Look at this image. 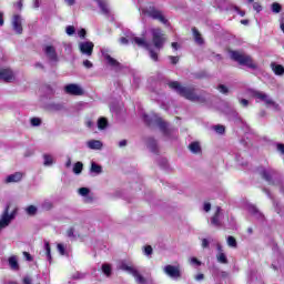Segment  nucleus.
<instances>
[{
  "label": "nucleus",
  "instance_id": "59",
  "mask_svg": "<svg viewBox=\"0 0 284 284\" xmlns=\"http://www.w3.org/2000/svg\"><path fill=\"white\" fill-rule=\"evenodd\" d=\"M23 256H24L26 261H32V255H30V253L23 252Z\"/></svg>",
  "mask_w": 284,
  "mask_h": 284
},
{
  "label": "nucleus",
  "instance_id": "16",
  "mask_svg": "<svg viewBox=\"0 0 284 284\" xmlns=\"http://www.w3.org/2000/svg\"><path fill=\"white\" fill-rule=\"evenodd\" d=\"M21 23H23V19H21V16L19 14L13 16L12 28L14 32H17V34H22L23 32V27L21 26Z\"/></svg>",
  "mask_w": 284,
  "mask_h": 284
},
{
  "label": "nucleus",
  "instance_id": "40",
  "mask_svg": "<svg viewBox=\"0 0 284 284\" xmlns=\"http://www.w3.org/2000/svg\"><path fill=\"white\" fill-rule=\"evenodd\" d=\"M75 32H77V29H74L73 26H68L65 28V33L68 34V37H72Z\"/></svg>",
  "mask_w": 284,
  "mask_h": 284
},
{
  "label": "nucleus",
  "instance_id": "46",
  "mask_svg": "<svg viewBox=\"0 0 284 284\" xmlns=\"http://www.w3.org/2000/svg\"><path fill=\"white\" fill-rule=\"evenodd\" d=\"M58 252L61 254V256H65V246L63 244H58Z\"/></svg>",
  "mask_w": 284,
  "mask_h": 284
},
{
  "label": "nucleus",
  "instance_id": "22",
  "mask_svg": "<svg viewBox=\"0 0 284 284\" xmlns=\"http://www.w3.org/2000/svg\"><path fill=\"white\" fill-rule=\"evenodd\" d=\"M97 1L102 14H110V9L108 8V2L104 0H94Z\"/></svg>",
  "mask_w": 284,
  "mask_h": 284
},
{
  "label": "nucleus",
  "instance_id": "14",
  "mask_svg": "<svg viewBox=\"0 0 284 284\" xmlns=\"http://www.w3.org/2000/svg\"><path fill=\"white\" fill-rule=\"evenodd\" d=\"M79 50L84 57H92V52H94V43L90 41L80 42Z\"/></svg>",
  "mask_w": 284,
  "mask_h": 284
},
{
  "label": "nucleus",
  "instance_id": "7",
  "mask_svg": "<svg viewBox=\"0 0 284 284\" xmlns=\"http://www.w3.org/2000/svg\"><path fill=\"white\" fill-rule=\"evenodd\" d=\"M119 270H122L123 272H128V274H132V276L135 278V283L148 284V280H145V277H143V275L139 273V270H136V267H134L133 265L128 264L125 262H121L119 264Z\"/></svg>",
  "mask_w": 284,
  "mask_h": 284
},
{
  "label": "nucleus",
  "instance_id": "30",
  "mask_svg": "<svg viewBox=\"0 0 284 284\" xmlns=\"http://www.w3.org/2000/svg\"><path fill=\"white\" fill-rule=\"evenodd\" d=\"M98 128L99 130H105V128H108V120L105 118H100L98 120Z\"/></svg>",
  "mask_w": 284,
  "mask_h": 284
},
{
  "label": "nucleus",
  "instance_id": "33",
  "mask_svg": "<svg viewBox=\"0 0 284 284\" xmlns=\"http://www.w3.org/2000/svg\"><path fill=\"white\" fill-rule=\"evenodd\" d=\"M271 10H272V12H274V14H278V12H281V10H283V7L278 2H274L271 6Z\"/></svg>",
  "mask_w": 284,
  "mask_h": 284
},
{
  "label": "nucleus",
  "instance_id": "51",
  "mask_svg": "<svg viewBox=\"0 0 284 284\" xmlns=\"http://www.w3.org/2000/svg\"><path fill=\"white\" fill-rule=\"evenodd\" d=\"M169 59L171 63H173V65H176V63H179V57L171 55Z\"/></svg>",
  "mask_w": 284,
  "mask_h": 284
},
{
  "label": "nucleus",
  "instance_id": "44",
  "mask_svg": "<svg viewBox=\"0 0 284 284\" xmlns=\"http://www.w3.org/2000/svg\"><path fill=\"white\" fill-rule=\"evenodd\" d=\"M217 90L222 93V94H227V92H230V90L227 89V87L220 84L217 87Z\"/></svg>",
  "mask_w": 284,
  "mask_h": 284
},
{
  "label": "nucleus",
  "instance_id": "37",
  "mask_svg": "<svg viewBox=\"0 0 284 284\" xmlns=\"http://www.w3.org/2000/svg\"><path fill=\"white\" fill-rule=\"evenodd\" d=\"M102 272L105 276H110V274H112V267L109 264H103Z\"/></svg>",
  "mask_w": 284,
  "mask_h": 284
},
{
  "label": "nucleus",
  "instance_id": "57",
  "mask_svg": "<svg viewBox=\"0 0 284 284\" xmlns=\"http://www.w3.org/2000/svg\"><path fill=\"white\" fill-rule=\"evenodd\" d=\"M235 12H237V14H240V17H245V11H241V9H239V7H234Z\"/></svg>",
  "mask_w": 284,
  "mask_h": 284
},
{
  "label": "nucleus",
  "instance_id": "41",
  "mask_svg": "<svg viewBox=\"0 0 284 284\" xmlns=\"http://www.w3.org/2000/svg\"><path fill=\"white\" fill-rule=\"evenodd\" d=\"M227 245L229 247H236V239H234V236H229L227 237Z\"/></svg>",
  "mask_w": 284,
  "mask_h": 284
},
{
  "label": "nucleus",
  "instance_id": "47",
  "mask_svg": "<svg viewBox=\"0 0 284 284\" xmlns=\"http://www.w3.org/2000/svg\"><path fill=\"white\" fill-rule=\"evenodd\" d=\"M67 236L69 237V239H75V235H74V229H69L68 231H67Z\"/></svg>",
  "mask_w": 284,
  "mask_h": 284
},
{
  "label": "nucleus",
  "instance_id": "28",
  "mask_svg": "<svg viewBox=\"0 0 284 284\" xmlns=\"http://www.w3.org/2000/svg\"><path fill=\"white\" fill-rule=\"evenodd\" d=\"M189 149L193 154H199L201 152V144H199V142H192L189 145Z\"/></svg>",
  "mask_w": 284,
  "mask_h": 284
},
{
  "label": "nucleus",
  "instance_id": "34",
  "mask_svg": "<svg viewBox=\"0 0 284 284\" xmlns=\"http://www.w3.org/2000/svg\"><path fill=\"white\" fill-rule=\"evenodd\" d=\"M73 172H74V174H81V172H83V163L77 162L73 165Z\"/></svg>",
  "mask_w": 284,
  "mask_h": 284
},
{
  "label": "nucleus",
  "instance_id": "35",
  "mask_svg": "<svg viewBox=\"0 0 284 284\" xmlns=\"http://www.w3.org/2000/svg\"><path fill=\"white\" fill-rule=\"evenodd\" d=\"M91 172H93L94 174H101V172H102L101 165L92 162V164H91Z\"/></svg>",
  "mask_w": 284,
  "mask_h": 284
},
{
  "label": "nucleus",
  "instance_id": "25",
  "mask_svg": "<svg viewBox=\"0 0 284 284\" xmlns=\"http://www.w3.org/2000/svg\"><path fill=\"white\" fill-rule=\"evenodd\" d=\"M216 261L222 265H227V255L225 254V252L217 253Z\"/></svg>",
  "mask_w": 284,
  "mask_h": 284
},
{
  "label": "nucleus",
  "instance_id": "9",
  "mask_svg": "<svg viewBox=\"0 0 284 284\" xmlns=\"http://www.w3.org/2000/svg\"><path fill=\"white\" fill-rule=\"evenodd\" d=\"M14 211L10 213V206H6L3 213L0 216V232L1 230H6L12 221H14Z\"/></svg>",
  "mask_w": 284,
  "mask_h": 284
},
{
  "label": "nucleus",
  "instance_id": "27",
  "mask_svg": "<svg viewBox=\"0 0 284 284\" xmlns=\"http://www.w3.org/2000/svg\"><path fill=\"white\" fill-rule=\"evenodd\" d=\"M192 32H193V37H194L195 42L199 45H203V38L201 37V33H199V30L196 28H193Z\"/></svg>",
  "mask_w": 284,
  "mask_h": 284
},
{
  "label": "nucleus",
  "instance_id": "42",
  "mask_svg": "<svg viewBox=\"0 0 284 284\" xmlns=\"http://www.w3.org/2000/svg\"><path fill=\"white\" fill-rule=\"evenodd\" d=\"M78 192H79L80 196H88V194H90V189L81 187V189H79Z\"/></svg>",
  "mask_w": 284,
  "mask_h": 284
},
{
  "label": "nucleus",
  "instance_id": "45",
  "mask_svg": "<svg viewBox=\"0 0 284 284\" xmlns=\"http://www.w3.org/2000/svg\"><path fill=\"white\" fill-rule=\"evenodd\" d=\"M190 264L195 265L196 267L201 266V261H199L196 257L190 258Z\"/></svg>",
  "mask_w": 284,
  "mask_h": 284
},
{
  "label": "nucleus",
  "instance_id": "17",
  "mask_svg": "<svg viewBox=\"0 0 284 284\" xmlns=\"http://www.w3.org/2000/svg\"><path fill=\"white\" fill-rule=\"evenodd\" d=\"M23 179V173L21 172H16L13 174L8 175L4 179V183H19Z\"/></svg>",
  "mask_w": 284,
  "mask_h": 284
},
{
  "label": "nucleus",
  "instance_id": "1",
  "mask_svg": "<svg viewBox=\"0 0 284 284\" xmlns=\"http://www.w3.org/2000/svg\"><path fill=\"white\" fill-rule=\"evenodd\" d=\"M149 32L152 37V43L148 42L145 40V34H148V31H143L142 37H128V38H121L120 43L122 45H128V43H135L139 48H144V50H149L150 59L152 61H159V52L163 50V45H165V34H163V31L160 28H151L149 29ZM152 44L154 45V49H152Z\"/></svg>",
  "mask_w": 284,
  "mask_h": 284
},
{
  "label": "nucleus",
  "instance_id": "55",
  "mask_svg": "<svg viewBox=\"0 0 284 284\" xmlns=\"http://www.w3.org/2000/svg\"><path fill=\"white\" fill-rule=\"evenodd\" d=\"M78 37H80V39H84L85 38V29H81L80 31H78Z\"/></svg>",
  "mask_w": 284,
  "mask_h": 284
},
{
  "label": "nucleus",
  "instance_id": "2",
  "mask_svg": "<svg viewBox=\"0 0 284 284\" xmlns=\"http://www.w3.org/2000/svg\"><path fill=\"white\" fill-rule=\"evenodd\" d=\"M171 90H174L180 94V97H184L187 101H192L193 103H205V97L197 95L194 87H181V83L178 81H172L168 83Z\"/></svg>",
  "mask_w": 284,
  "mask_h": 284
},
{
  "label": "nucleus",
  "instance_id": "29",
  "mask_svg": "<svg viewBox=\"0 0 284 284\" xmlns=\"http://www.w3.org/2000/svg\"><path fill=\"white\" fill-rule=\"evenodd\" d=\"M38 211H39V209H37V206H34V205H29V206L26 207V213L29 216H34Z\"/></svg>",
  "mask_w": 284,
  "mask_h": 284
},
{
  "label": "nucleus",
  "instance_id": "12",
  "mask_svg": "<svg viewBox=\"0 0 284 284\" xmlns=\"http://www.w3.org/2000/svg\"><path fill=\"white\" fill-rule=\"evenodd\" d=\"M14 79H16V75L12 69L0 68V81H4L6 83H12Z\"/></svg>",
  "mask_w": 284,
  "mask_h": 284
},
{
  "label": "nucleus",
  "instance_id": "10",
  "mask_svg": "<svg viewBox=\"0 0 284 284\" xmlns=\"http://www.w3.org/2000/svg\"><path fill=\"white\" fill-rule=\"evenodd\" d=\"M101 54H102L105 63L108 65H110V68H112L113 70H121V63L119 61H116V59L112 58V55H110V49L102 48Z\"/></svg>",
  "mask_w": 284,
  "mask_h": 284
},
{
  "label": "nucleus",
  "instance_id": "38",
  "mask_svg": "<svg viewBox=\"0 0 284 284\" xmlns=\"http://www.w3.org/2000/svg\"><path fill=\"white\" fill-rule=\"evenodd\" d=\"M213 130L217 133V134H224L225 133V126L217 124L213 126Z\"/></svg>",
  "mask_w": 284,
  "mask_h": 284
},
{
  "label": "nucleus",
  "instance_id": "62",
  "mask_svg": "<svg viewBox=\"0 0 284 284\" xmlns=\"http://www.w3.org/2000/svg\"><path fill=\"white\" fill-rule=\"evenodd\" d=\"M277 150L284 155V144H277Z\"/></svg>",
  "mask_w": 284,
  "mask_h": 284
},
{
  "label": "nucleus",
  "instance_id": "53",
  "mask_svg": "<svg viewBox=\"0 0 284 284\" xmlns=\"http://www.w3.org/2000/svg\"><path fill=\"white\" fill-rule=\"evenodd\" d=\"M23 284H32V277L31 276H24L23 277Z\"/></svg>",
  "mask_w": 284,
  "mask_h": 284
},
{
  "label": "nucleus",
  "instance_id": "8",
  "mask_svg": "<svg viewBox=\"0 0 284 284\" xmlns=\"http://www.w3.org/2000/svg\"><path fill=\"white\" fill-rule=\"evenodd\" d=\"M142 12L155 21H160V23H163V26H168V19L161 10L150 7L149 9H143Z\"/></svg>",
  "mask_w": 284,
  "mask_h": 284
},
{
  "label": "nucleus",
  "instance_id": "31",
  "mask_svg": "<svg viewBox=\"0 0 284 284\" xmlns=\"http://www.w3.org/2000/svg\"><path fill=\"white\" fill-rule=\"evenodd\" d=\"M272 267H273V270H281V267H284V257L280 256L277 264H276V262H274L272 264Z\"/></svg>",
  "mask_w": 284,
  "mask_h": 284
},
{
  "label": "nucleus",
  "instance_id": "54",
  "mask_svg": "<svg viewBox=\"0 0 284 284\" xmlns=\"http://www.w3.org/2000/svg\"><path fill=\"white\" fill-rule=\"evenodd\" d=\"M240 103L241 105H243V108H247V105H250V101H247L246 99H241Z\"/></svg>",
  "mask_w": 284,
  "mask_h": 284
},
{
  "label": "nucleus",
  "instance_id": "36",
  "mask_svg": "<svg viewBox=\"0 0 284 284\" xmlns=\"http://www.w3.org/2000/svg\"><path fill=\"white\" fill-rule=\"evenodd\" d=\"M42 210H52V202L50 200H44L41 204Z\"/></svg>",
  "mask_w": 284,
  "mask_h": 284
},
{
  "label": "nucleus",
  "instance_id": "24",
  "mask_svg": "<svg viewBox=\"0 0 284 284\" xmlns=\"http://www.w3.org/2000/svg\"><path fill=\"white\" fill-rule=\"evenodd\" d=\"M271 68L274 72V74H277V75L284 74V67L283 65L276 64V62H272Z\"/></svg>",
  "mask_w": 284,
  "mask_h": 284
},
{
  "label": "nucleus",
  "instance_id": "18",
  "mask_svg": "<svg viewBox=\"0 0 284 284\" xmlns=\"http://www.w3.org/2000/svg\"><path fill=\"white\" fill-rule=\"evenodd\" d=\"M246 210L252 214V216H254V219L263 220V213H261V211H258V209L253 204H247Z\"/></svg>",
  "mask_w": 284,
  "mask_h": 284
},
{
  "label": "nucleus",
  "instance_id": "26",
  "mask_svg": "<svg viewBox=\"0 0 284 284\" xmlns=\"http://www.w3.org/2000/svg\"><path fill=\"white\" fill-rule=\"evenodd\" d=\"M44 252L47 254V261H49V263H52V252L50 248V242L44 241Z\"/></svg>",
  "mask_w": 284,
  "mask_h": 284
},
{
  "label": "nucleus",
  "instance_id": "58",
  "mask_svg": "<svg viewBox=\"0 0 284 284\" xmlns=\"http://www.w3.org/2000/svg\"><path fill=\"white\" fill-rule=\"evenodd\" d=\"M64 50L70 54V52H72V44H64Z\"/></svg>",
  "mask_w": 284,
  "mask_h": 284
},
{
  "label": "nucleus",
  "instance_id": "6",
  "mask_svg": "<svg viewBox=\"0 0 284 284\" xmlns=\"http://www.w3.org/2000/svg\"><path fill=\"white\" fill-rule=\"evenodd\" d=\"M231 59L240 63V65H245L251 70H256L257 68L256 63H254V60H252V57L243 54L239 51H231Z\"/></svg>",
  "mask_w": 284,
  "mask_h": 284
},
{
  "label": "nucleus",
  "instance_id": "63",
  "mask_svg": "<svg viewBox=\"0 0 284 284\" xmlns=\"http://www.w3.org/2000/svg\"><path fill=\"white\" fill-rule=\"evenodd\" d=\"M61 108H63L61 104H53L52 105L53 110H61Z\"/></svg>",
  "mask_w": 284,
  "mask_h": 284
},
{
  "label": "nucleus",
  "instance_id": "15",
  "mask_svg": "<svg viewBox=\"0 0 284 284\" xmlns=\"http://www.w3.org/2000/svg\"><path fill=\"white\" fill-rule=\"evenodd\" d=\"M44 54L49 61L52 63H58L59 62V55L57 54V49L52 45H47L44 47Z\"/></svg>",
  "mask_w": 284,
  "mask_h": 284
},
{
  "label": "nucleus",
  "instance_id": "11",
  "mask_svg": "<svg viewBox=\"0 0 284 284\" xmlns=\"http://www.w3.org/2000/svg\"><path fill=\"white\" fill-rule=\"evenodd\" d=\"M163 272L169 278H172L173 281H179L181 278V267L174 266V265H165L163 267Z\"/></svg>",
  "mask_w": 284,
  "mask_h": 284
},
{
  "label": "nucleus",
  "instance_id": "52",
  "mask_svg": "<svg viewBox=\"0 0 284 284\" xmlns=\"http://www.w3.org/2000/svg\"><path fill=\"white\" fill-rule=\"evenodd\" d=\"M202 247L203 248L210 247V241L207 239L202 240Z\"/></svg>",
  "mask_w": 284,
  "mask_h": 284
},
{
  "label": "nucleus",
  "instance_id": "4",
  "mask_svg": "<svg viewBox=\"0 0 284 284\" xmlns=\"http://www.w3.org/2000/svg\"><path fill=\"white\" fill-rule=\"evenodd\" d=\"M256 172L268 185H278V183H281L278 173L271 166H258Z\"/></svg>",
  "mask_w": 284,
  "mask_h": 284
},
{
  "label": "nucleus",
  "instance_id": "48",
  "mask_svg": "<svg viewBox=\"0 0 284 284\" xmlns=\"http://www.w3.org/2000/svg\"><path fill=\"white\" fill-rule=\"evenodd\" d=\"M144 254L145 256H152V246H145Z\"/></svg>",
  "mask_w": 284,
  "mask_h": 284
},
{
  "label": "nucleus",
  "instance_id": "60",
  "mask_svg": "<svg viewBox=\"0 0 284 284\" xmlns=\"http://www.w3.org/2000/svg\"><path fill=\"white\" fill-rule=\"evenodd\" d=\"M125 145H128V140H121L119 142V148H125Z\"/></svg>",
  "mask_w": 284,
  "mask_h": 284
},
{
  "label": "nucleus",
  "instance_id": "20",
  "mask_svg": "<svg viewBox=\"0 0 284 284\" xmlns=\"http://www.w3.org/2000/svg\"><path fill=\"white\" fill-rule=\"evenodd\" d=\"M211 224L215 227H221V207L217 206L214 216L211 219Z\"/></svg>",
  "mask_w": 284,
  "mask_h": 284
},
{
  "label": "nucleus",
  "instance_id": "19",
  "mask_svg": "<svg viewBox=\"0 0 284 284\" xmlns=\"http://www.w3.org/2000/svg\"><path fill=\"white\" fill-rule=\"evenodd\" d=\"M87 148H89V150H101L103 148V142L100 140H90L87 142Z\"/></svg>",
  "mask_w": 284,
  "mask_h": 284
},
{
  "label": "nucleus",
  "instance_id": "61",
  "mask_svg": "<svg viewBox=\"0 0 284 284\" xmlns=\"http://www.w3.org/2000/svg\"><path fill=\"white\" fill-rule=\"evenodd\" d=\"M203 278H205V275H203V273H200L195 276V281H203Z\"/></svg>",
  "mask_w": 284,
  "mask_h": 284
},
{
  "label": "nucleus",
  "instance_id": "39",
  "mask_svg": "<svg viewBox=\"0 0 284 284\" xmlns=\"http://www.w3.org/2000/svg\"><path fill=\"white\" fill-rule=\"evenodd\" d=\"M30 123H31L32 128H39V125H41V119L40 118H32L30 120Z\"/></svg>",
  "mask_w": 284,
  "mask_h": 284
},
{
  "label": "nucleus",
  "instance_id": "21",
  "mask_svg": "<svg viewBox=\"0 0 284 284\" xmlns=\"http://www.w3.org/2000/svg\"><path fill=\"white\" fill-rule=\"evenodd\" d=\"M8 263L10 268L13 270V272L19 271V260L17 258L16 255L10 256L8 260Z\"/></svg>",
  "mask_w": 284,
  "mask_h": 284
},
{
  "label": "nucleus",
  "instance_id": "3",
  "mask_svg": "<svg viewBox=\"0 0 284 284\" xmlns=\"http://www.w3.org/2000/svg\"><path fill=\"white\" fill-rule=\"evenodd\" d=\"M143 119L148 125H156L164 136H170L171 134L176 133L173 129H170L168 122L163 121L156 113H152L151 115L144 114Z\"/></svg>",
  "mask_w": 284,
  "mask_h": 284
},
{
  "label": "nucleus",
  "instance_id": "32",
  "mask_svg": "<svg viewBox=\"0 0 284 284\" xmlns=\"http://www.w3.org/2000/svg\"><path fill=\"white\" fill-rule=\"evenodd\" d=\"M148 148L151 150V152L156 153V140L154 139H149L148 141Z\"/></svg>",
  "mask_w": 284,
  "mask_h": 284
},
{
  "label": "nucleus",
  "instance_id": "13",
  "mask_svg": "<svg viewBox=\"0 0 284 284\" xmlns=\"http://www.w3.org/2000/svg\"><path fill=\"white\" fill-rule=\"evenodd\" d=\"M64 92L67 94H71L72 97H83V88H81V85L79 84H67L64 87Z\"/></svg>",
  "mask_w": 284,
  "mask_h": 284
},
{
  "label": "nucleus",
  "instance_id": "50",
  "mask_svg": "<svg viewBox=\"0 0 284 284\" xmlns=\"http://www.w3.org/2000/svg\"><path fill=\"white\" fill-rule=\"evenodd\" d=\"M203 210L204 212H210V210H212V204H210L209 202L204 203Z\"/></svg>",
  "mask_w": 284,
  "mask_h": 284
},
{
  "label": "nucleus",
  "instance_id": "43",
  "mask_svg": "<svg viewBox=\"0 0 284 284\" xmlns=\"http://www.w3.org/2000/svg\"><path fill=\"white\" fill-rule=\"evenodd\" d=\"M275 210H276L277 214H280V216H284V206L283 205L276 204Z\"/></svg>",
  "mask_w": 284,
  "mask_h": 284
},
{
  "label": "nucleus",
  "instance_id": "49",
  "mask_svg": "<svg viewBox=\"0 0 284 284\" xmlns=\"http://www.w3.org/2000/svg\"><path fill=\"white\" fill-rule=\"evenodd\" d=\"M253 9L256 10L257 12H261V10H263V7H261V4L258 2H254Z\"/></svg>",
  "mask_w": 284,
  "mask_h": 284
},
{
  "label": "nucleus",
  "instance_id": "56",
  "mask_svg": "<svg viewBox=\"0 0 284 284\" xmlns=\"http://www.w3.org/2000/svg\"><path fill=\"white\" fill-rule=\"evenodd\" d=\"M83 65H84V68L90 69V68H92V62L90 60H84Z\"/></svg>",
  "mask_w": 284,
  "mask_h": 284
},
{
  "label": "nucleus",
  "instance_id": "64",
  "mask_svg": "<svg viewBox=\"0 0 284 284\" xmlns=\"http://www.w3.org/2000/svg\"><path fill=\"white\" fill-rule=\"evenodd\" d=\"M67 4L74 6L75 0H64Z\"/></svg>",
  "mask_w": 284,
  "mask_h": 284
},
{
  "label": "nucleus",
  "instance_id": "23",
  "mask_svg": "<svg viewBox=\"0 0 284 284\" xmlns=\"http://www.w3.org/2000/svg\"><path fill=\"white\" fill-rule=\"evenodd\" d=\"M54 163V156H52V154H43V165L45 168H50V165H53Z\"/></svg>",
  "mask_w": 284,
  "mask_h": 284
},
{
  "label": "nucleus",
  "instance_id": "5",
  "mask_svg": "<svg viewBox=\"0 0 284 284\" xmlns=\"http://www.w3.org/2000/svg\"><path fill=\"white\" fill-rule=\"evenodd\" d=\"M248 92L251 97H253V99H256L257 101H263L266 108H272V110H274L275 112L281 111V105L273 101V99L267 93L256 90H248Z\"/></svg>",
  "mask_w": 284,
  "mask_h": 284
}]
</instances>
